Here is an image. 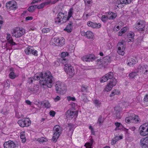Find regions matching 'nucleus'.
<instances>
[{
    "label": "nucleus",
    "instance_id": "f257e3e1",
    "mask_svg": "<svg viewBox=\"0 0 148 148\" xmlns=\"http://www.w3.org/2000/svg\"><path fill=\"white\" fill-rule=\"evenodd\" d=\"M34 79L36 80L40 79L39 83L41 86L44 87V86H46L50 88L51 87L55 81L50 72L48 71L44 73H41L35 74Z\"/></svg>",
    "mask_w": 148,
    "mask_h": 148
},
{
    "label": "nucleus",
    "instance_id": "f03ea898",
    "mask_svg": "<svg viewBox=\"0 0 148 148\" xmlns=\"http://www.w3.org/2000/svg\"><path fill=\"white\" fill-rule=\"evenodd\" d=\"M74 9L73 8H70L68 11V16L66 13L59 12L55 18V22L57 24L63 23L69 20L73 14Z\"/></svg>",
    "mask_w": 148,
    "mask_h": 148
},
{
    "label": "nucleus",
    "instance_id": "7ed1b4c3",
    "mask_svg": "<svg viewBox=\"0 0 148 148\" xmlns=\"http://www.w3.org/2000/svg\"><path fill=\"white\" fill-rule=\"evenodd\" d=\"M55 87L57 93L60 94H63L65 91L66 89L64 84L59 81L56 82Z\"/></svg>",
    "mask_w": 148,
    "mask_h": 148
},
{
    "label": "nucleus",
    "instance_id": "20e7f679",
    "mask_svg": "<svg viewBox=\"0 0 148 148\" xmlns=\"http://www.w3.org/2000/svg\"><path fill=\"white\" fill-rule=\"evenodd\" d=\"M25 32V29L23 28H17L13 30V32L12 33V36L18 38L22 36Z\"/></svg>",
    "mask_w": 148,
    "mask_h": 148
},
{
    "label": "nucleus",
    "instance_id": "39448f33",
    "mask_svg": "<svg viewBox=\"0 0 148 148\" xmlns=\"http://www.w3.org/2000/svg\"><path fill=\"white\" fill-rule=\"evenodd\" d=\"M18 123L20 127H27L29 126L31 124V122L29 118H27L18 120Z\"/></svg>",
    "mask_w": 148,
    "mask_h": 148
},
{
    "label": "nucleus",
    "instance_id": "423d86ee",
    "mask_svg": "<svg viewBox=\"0 0 148 148\" xmlns=\"http://www.w3.org/2000/svg\"><path fill=\"white\" fill-rule=\"evenodd\" d=\"M6 35L7 42L5 45L6 48H9L10 47H12L13 45H16V43L13 41V40L10 34L7 33Z\"/></svg>",
    "mask_w": 148,
    "mask_h": 148
},
{
    "label": "nucleus",
    "instance_id": "0eeeda50",
    "mask_svg": "<svg viewBox=\"0 0 148 148\" xmlns=\"http://www.w3.org/2000/svg\"><path fill=\"white\" fill-rule=\"evenodd\" d=\"M64 70L65 72L70 76L73 77L75 74L74 69L70 64H66L65 65Z\"/></svg>",
    "mask_w": 148,
    "mask_h": 148
},
{
    "label": "nucleus",
    "instance_id": "6e6552de",
    "mask_svg": "<svg viewBox=\"0 0 148 148\" xmlns=\"http://www.w3.org/2000/svg\"><path fill=\"white\" fill-rule=\"evenodd\" d=\"M145 22L143 20H138L136 24L135 27L139 31H143L144 30Z\"/></svg>",
    "mask_w": 148,
    "mask_h": 148
},
{
    "label": "nucleus",
    "instance_id": "1a4fd4ad",
    "mask_svg": "<svg viewBox=\"0 0 148 148\" xmlns=\"http://www.w3.org/2000/svg\"><path fill=\"white\" fill-rule=\"evenodd\" d=\"M139 130L141 135L145 136L148 134V127L146 124L141 126Z\"/></svg>",
    "mask_w": 148,
    "mask_h": 148
},
{
    "label": "nucleus",
    "instance_id": "9d476101",
    "mask_svg": "<svg viewBox=\"0 0 148 148\" xmlns=\"http://www.w3.org/2000/svg\"><path fill=\"white\" fill-rule=\"evenodd\" d=\"M55 44L57 46H62L65 44V40L63 37L54 38Z\"/></svg>",
    "mask_w": 148,
    "mask_h": 148
},
{
    "label": "nucleus",
    "instance_id": "9b49d317",
    "mask_svg": "<svg viewBox=\"0 0 148 148\" xmlns=\"http://www.w3.org/2000/svg\"><path fill=\"white\" fill-rule=\"evenodd\" d=\"M118 47L117 52L119 54L123 55L124 54V50L125 49V46L122 42L118 43L117 45Z\"/></svg>",
    "mask_w": 148,
    "mask_h": 148
},
{
    "label": "nucleus",
    "instance_id": "f8f14e48",
    "mask_svg": "<svg viewBox=\"0 0 148 148\" xmlns=\"http://www.w3.org/2000/svg\"><path fill=\"white\" fill-rule=\"evenodd\" d=\"M111 61V58L109 56H107L104 57L101 59V64H99L101 65L102 66L105 68L110 62Z\"/></svg>",
    "mask_w": 148,
    "mask_h": 148
},
{
    "label": "nucleus",
    "instance_id": "ddd939ff",
    "mask_svg": "<svg viewBox=\"0 0 148 148\" xmlns=\"http://www.w3.org/2000/svg\"><path fill=\"white\" fill-rule=\"evenodd\" d=\"M113 73L112 72H110L105 75L100 79V82L101 83H103L106 82L109 79H111L112 77Z\"/></svg>",
    "mask_w": 148,
    "mask_h": 148
},
{
    "label": "nucleus",
    "instance_id": "4468645a",
    "mask_svg": "<svg viewBox=\"0 0 148 148\" xmlns=\"http://www.w3.org/2000/svg\"><path fill=\"white\" fill-rule=\"evenodd\" d=\"M78 114L77 111H71V110H69L66 112V114L67 118L69 119H71L73 117L75 116L76 117Z\"/></svg>",
    "mask_w": 148,
    "mask_h": 148
},
{
    "label": "nucleus",
    "instance_id": "2eb2a0df",
    "mask_svg": "<svg viewBox=\"0 0 148 148\" xmlns=\"http://www.w3.org/2000/svg\"><path fill=\"white\" fill-rule=\"evenodd\" d=\"M148 70V66L146 64L143 65H140L137 69V72L140 73H145L147 72Z\"/></svg>",
    "mask_w": 148,
    "mask_h": 148
},
{
    "label": "nucleus",
    "instance_id": "dca6fc26",
    "mask_svg": "<svg viewBox=\"0 0 148 148\" xmlns=\"http://www.w3.org/2000/svg\"><path fill=\"white\" fill-rule=\"evenodd\" d=\"M82 60L83 61L90 62L94 60L95 55L94 54H89L83 56L81 58Z\"/></svg>",
    "mask_w": 148,
    "mask_h": 148
},
{
    "label": "nucleus",
    "instance_id": "f3484780",
    "mask_svg": "<svg viewBox=\"0 0 148 148\" xmlns=\"http://www.w3.org/2000/svg\"><path fill=\"white\" fill-rule=\"evenodd\" d=\"M6 6L10 10H14L17 8L16 2L14 1H10L6 3Z\"/></svg>",
    "mask_w": 148,
    "mask_h": 148
},
{
    "label": "nucleus",
    "instance_id": "a211bd4d",
    "mask_svg": "<svg viewBox=\"0 0 148 148\" xmlns=\"http://www.w3.org/2000/svg\"><path fill=\"white\" fill-rule=\"evenodd\" d=\"M39 89V86L36 85L32 87H28L27 88L28 92L31 94H35L38 91Z\"/></svg>",
    "mask_w": 148,
    "mask_h": 148
},
{
    "label": "nucleus",
    "instance_id": "6ab92c4d",
    "mask_svg": "<svg viewBox=\"0 0 148 148\" xmlns=\"http://www.w3.org/2000/svg\"><path fill=\"white\" fill-rule=\"evenodd\" d=\"M4 148H14L16 145L12 141L9 140L5 142L3 144Z\"/></svg>",
    "mask_w": 148,
    "mask_h": 148
},
{
    "label": "nucleus",
    "instance_id": "aec40b11",
    "mask_svg": "<svg viewBox=\"0 0 148 148\" xmlns=\"http://www.w3.org/2000/svg\"><path fill=\"white\" fill-rule=\"evenodd\" d=\"M87 25L89 27H91L94 28H100L101 25L99 23H93L90 21H89L87 23Z\"/></svg>",
    "mask_w": 148,
    "mask_h": 148
},
{
    "label": "nucleus",
    "instance_id": "412c9836",
    "mask_svg": "<svg viewBox=\"0 0 148 148\" xmlns=\"http://www.w3.org/2000/svg\"><path fill=\"white\" fill-rule=\"evenodd\" d=\"M106 14L107 15L108 19L109 20H114L117 16L116 13L112 12H106Z\"/></svg>",
    "mask_w": 148,
    "mask_h": 148
},
{
    "label": "nucleus",
    "instance_id": "4be33fe9",
    "mask_svg": "<svg viewBox=\"0 0 148 148\" xmlns=\"http://www.w3.org/2000/svg\"><path fill=\"white\" fill-rule=\"evenodd\" d=\"M73 23L72 21H70L68 25L66 26V28L64 29V30L66 31L68 33L71 32L73 28Z\"/></svg>",
    "mask_w": 148,
    "mask_h": 148
},
{
    "label": "nucleus",
    "instance_id": "5701e85b",
    "mask_svg": "<svg viewBox=\"0 0 148 148\" xmlns=\"http://www.w3.org/2000/svg\"><path fill=\"white\" fill-rule=\"evenodd\" d=\"M113 75H113L112 78L109 79V83L108 84L110 86H112L113 87L116 85L117 83L116 79L114 77Z\"/></svg>",
    "mask_w": 148,
    "mask_h": 148
},
{
    "label": "nucleus",
    "instance_id": "b1692460",
    "mask_svg": "<svg viewBox=\"0 0 148 148\" xmlns=\"http://www.w3.org/2000/svg\"><path fill=\"white\" fill-rule=\"evenodd\" d=\"M138 62V60L136 58H131L129 60V62L127 63V65L130 66H132L134 64H135Z\"/></svg>",
    "mask_w": 148,
    "mask_h": 148
},
{
    "label": "nucleus",
    "instance_id": "393cba45",
    "mask_svg": "<svg viewBox=\"0 0 148 148\" xmlns=\"http://www.w3.org/2000/svg\"><path fill=\"white\" fill-rule=\"evenodd\" d=\"M53 130L54 132H56V134H60V126L58 125H55L53 128Z\"/></svg>",
    "mask_w": 148,
    "mask_h": 148
},
{
    "label": "nucleus",
    "instance_id": "a878e982",
    "mask_svg": "<svg viewBox=\"0 0 148 148\" xmlns=\"http://www.w3.org/2000/svg\"><path fill=\"white\" fill-rule=\"evenodd\" d=\"M50 3V1H45L39 5H37V8L38 9L42 8L45 5H48Z\"/></svg>",
    "mask_w": 148,
    "mask_h": 148
},
{
    "label": "nucleus",
    "instance_id": "bb28decb",
    "mask_svg": "<svg viewBox=\"0 0 148 148\" xmlns=\"http://www.w3.org/2000/svg\"><path fill=\"white\" fill-rule=\"evenodd\" d=\"M132 0H120L119 1H117V3H118L119 4V3L121 4H127L130 3Z\"/></svg>",
    "mask_w": 148,
    "mask_h": 148
},
{
    "label": "nucleus",
    "instance_id": "cd10ccee",
    "mask_svg": "<svg viewBox=\"0 0 148 148\" xmlns=\"http://www.w3.org/2000/svg\"><path fill=\"white\" fill-rule=\"evenodd\" d=\"M86 36L87 38L90 39H93L94 37L93 33L90 31L86 32Z\"/></svg>",
    "mask_w": 148,
    "mask_h": 148
},
{
    "label": "nucleus",
    "instance_id": "c85d7f7f",
    "mask_svg": "<svg viewBox=\"0 0 148 148\" xmlns=\"http://www.w3.org/2000/svg\"><path fill=\"white\" fill-rule=\"evenodd\" d=\"M25 132H21L20 133V137L23 143H25L26 141V137L25 135Z\"/></svg>",
    "mask_w": 148,
    "mask_h": 148
},
{
    "label": "nucleus",
    "instance_id": "c756f323",
    "mask_svg": "<svg viewBox=\"0 0 148 148\" xmlns=\"http://www.w3.org/2000/svg\"><path fill=\"white\" fill-rule=\"evenodd\" d=\"M93 103L95 106L97 107H99L101 104V103L98 99H94L92 100Z\"/></svg>",
    "mask_w": 148,
    "mask_h": 148
},
{
    "label": "nucleus",
    "instance_id": "7c9ffc66",
    "mask_svg": "<svg viewBox=\"0 0 148 148\" xmlns=\"http://www.w3.org/2000/svg\"><path fill=\"white\" fill-rule=\"evenodd\" d=\"M127 28L126 27H124L122 28L118 33V35L119 36H121L122 35L125 33L127 30Z\"/></svg>",
    "mask_w": 148,
    "mask_h": 148
},
{
    "label": "nucleus",
    "instance_id": "2f4dec72",
    "mask_svg": "<svg viewBox=\"0 0 148 148\" xmlns=\"http://www.w3.org/2000/svg\"><path fill=\"white\" fill-rule=\"evenodd\" d=\"M140 145L142 148H148V144H146L144 143V140L141 139L140 141Z\"/></svg>",
    "mask_w": 148,
    "mask_h": 148
},
{
    "label": "nucleus",
    "instance_id": "473e14b6",
    "mask_svg": "<svg viewBox=\"0 0 148 148\" xmlns=\"http://www.w3.org/2000/svg\"><path fill=\"white\" fill-rule=\"evenodd\" d=\"M68 127H69V130L71 133L72 134L75 128L74 125L71 123H69L68 124Z\"/></svg>",
    "mask_w": 148,
    "mask_h": 148
},
{
    "label": "nucleus",
    "instance_id": "72a5a7b5",
    "mask_svg": "<svg viewBox=\"0 0 148 148\" xmlns=\"http://www.w3.org/2000/svg\"><path fill=\"white\" fill-rule=\"evenodd\" d=\"M93 143V140H90V142L86 143L85 145L86 147V148H92V145Z\"/></svg>",
    "mask_w": 148,
    "mask_h": 148
},
{
    "label": "nucleus",
    "instance_id": "f704fd0d",
    "mask_svg": "<svg viewBox=\"0 0 148 148\" xmlns=\"http://www.w3.org/2000/svg\"><path fill=\"white\" fill-rule=\"evenodd\" d=\"M60 136V134H58H58H56V132H54L53 133V136L52 138V140L55 143Z\"/></svg>",
    "mask_w": 148,
    "mask_h": 148
},
{
    "label": "nucleus",
    "instance_id": "c9c22d12",
    "mask_svg": "<svg viewBox=\"0 0 148 148\" xmlns=\"http://www.w3.org/2000/svg\"><path fill=\"white\" fill-rule=\"evenodd\" d=\"M127 36L128 38H131L129 39V40L131 41H133L134 40V34L133 32H130L128 34Z\"/></svg>",
    "mask_w": 148,
    "mask_h": 148
},
{
    "label": "nucleus",
    "instance_id": "e433bc0d",
    "mask_svg": "<svg viewBox=\"0 0 148 148\" xmlns=\"http://www.w3.org/2000/svg\"><path fill=\"white\" fill-rule=\"evenodd\" d=\"M120 93V91L118 90L114 89L111 92L110 95V97H112L116 95H118Z\"/></svg>",
    "mask_w": 148,
    "mask_h": 148
},
{
    "label": "nucleus",
    "instance_id": "4c0bfd02",
    "mask_svg": "<svg viewBox=\"0 0 148 148\" xmlns=\"http://www.w3.org/2000/svg\"><path fill=\"white\" fill-rule=\"evenodd\" d=\"M32 49L28 47L26 48L24 50L25 52L27 55L32 54Z\"/></svg>",
    "mask_w": 148,
    "mask_h": 148
},
{
    "label": "nucleus",
    "instance_id": "58836bf2",
    "mask_svg": "<svg viewBox=\"0 0 148 148\" xmlns=\"http://www.w3.org/2000/svg\"><path fill=\"white\" fill-rule=\"evenodd\" d=\"M101 19L103 23H105L109 19L107 16V15H102L101 17Z\"/></svg>",
    "mask_w": 148,
    "mask_h": 148
},
{
    "label": "nucleus",
    "instance_id": "ea45409f",
    "mask_svg": "<svg viewBox=\"0 0 148 148\" xmlns=\"http://www.w3.org/2000/svg\"><path fill=\"white\" fill-rule=\"evenodd\" d=\"M104 121V119L101 115L98 118L97 123H99V125H101L103 123Z\"/></svg>",
    "mask_w": 148,
    "mask_h": 148
},
{
    "label": "nucleus",
    "instance_id": "a19ab883",
    "mask_svg": "<svg viewBox=\"0 0 148 148\" xmlns=\"http://www.w3.org/2000/svg\"><path fill=\"white\" fill-rule=\"evenodd\" d=\"M112 86H110V85L108 84L104 88V91L106 92L109 91L112 89Z\"/></svg>",
    "mask_w": 148,
    "mask_h": 148
},
{
    "label": "nucleus",
    "instance_id": "79ce46f5",
    "mask_svg": "<svg viewBox=\"0 0 148 148\" xmlns=\"http://www.w3.org/2000/svg\"><path fill=\"white\" fill-rule=\"evenodd\" d=\"M114 115L115 116L116 119H120L121 118L120 112L119 110H116Z\"/></svg>",
    "mask_w": 148,
    "mask_h": 148
},
{
    "label": "nucleus",
    "instance_id": "37998d69",
    "mask_svg": "<svg viewBox=\"0 0 148 148\" xmlns=\"http://www.w3.org/2000/svg\"><path fill=\"white\" fill-rule=\"evenodd\" d=\"M137 71L132 72L129 74V77L130 78H133L137 74Z\"/></svg>",
    "mask_w": 148,
    "mask_h": 148
},
{
    "label": "nucleus",
    "instance_id": "c03bdc74",
    "mask_svg": "<svg viewBox=\"0 0 148 148\" xmlns=\"http://www.w3.org/2000/svg\"><path fill=\"white\" fill-rule=\"evenodd\" d=\"M11 79H13L15 78L16 77V74L13 72H11L9 75Z\"/></svg>",
    "mask_w": 148,
    "mask_h": 148
},
{
    "label": "nucleus",
    "instance_id": "a18cd8bd",
    "mask_svg": "<svg viewBox=\"0 0 148 148\" xmlns=\"http://www.w3.org/2000/svg\"><path fill=\"white\" fill-rule=\"evenodd\" d=\"M51 29L48 28H45L42 29V32L43 33H47L50 32Z\"/></svg>",
    "mask_w": 148,
    "mask_h": 148
},
{
    "label": "nucleus",
    "instance_id": "49530a36",
    "mask_svg": "<svg viewBox=\"0 0 148 148\" xmlns=\"http://www.w3.org/2000/svg\"><path fill=\"white\" fill-rule=\"evenodd\" d=\"M44 105L45 108H49L50 107V105L49 102L48 101H45L44 102Z\"/></svg>",
    "mask_w": 148,
    "mask_h": 148
},
{
    "label": "nucleus",
    "instance_id": "de8ad7c7",
    "mask_svg": "<svg viewBox=\"0 0 148 148\" xmlns=\"http://www.w3.org/2000/svg\"><path fill=\"white\" fill-rule=\"evenodd\" d=\"M88 87L83 86L81 87V91L84 93L87 92H88Z\"/></svg>",
    "mask_w": 148,
    "mask_h": 148
},
{
    "label": "nucleus",
    "instance_id": "09e8293b",
    "mask_svg": "<svg viewBox=\"0 0 148 148\" xmlns=\"http://www.w3.org/2000/svg\"><path fill=\"white\" fill-rule=\"evenodd\" d=\"M69 55L68 53L67 52H63L61 54V56L62 58H64L68 56Z\"/></svg>",
    "mask_w": 148,
    "mask_h": 148
},
{
    "label": "nucleus",
    "instance_id": "8fccbe9b",
    "mask_svg": "<svg viewBox=\"0 0 148 148\" xmlns=\"http://www.w3.org/2000/svg\"><path fill=\"white\" fill-rule=\"evenodd\" d=\"M133 121H134L136 123L139 122L140 120L138 116L135 115V116L134 117Z\"/></svg>",
    "mask_w": 148,
    "mask_h": 148
},
{
    "label": "nucleus",
    "instance_id": "3c124183",
    "mask_svg": "<svg viewBox=\"0 0 148 148\" xmlns=\"http://www.w3.org/2000/svg\"><path fill=\"white\" fill-rule=\"evenodd\" d=\"M37 141H38L39 142H45L47 141V140L44 138L43 137H42L41 138H38L37 139Z\"/></svg>",
    "mask_w": 148,
    "mask_h": 148
},
{
    "label": "nucleus",
    "instance_id": "603ef678",
    "mask_svg": "<svg viewBox=\"0 0 148 148\" xmlns=\"http://www.w3.org/2000/svg\"><path fill=\"white\" fill-rule=\"evenodd\" d=\"M37 53L38 51H37L34 49H32V54L36 56H38Z\"/></svg>",
    "mask_w": 148,
    "mask_h": 148
},
{
    "label": "nucleus",
    "instance_id": "864d4df0",
    "mask_svg": "<svg viewBox=\"0 0 148 148\" xmlns=\"http://www.w3.org/2000/svg\"><path fill=\"white\" fill-rule=\"evenodd\" d=\"M134 116H135V114H130V116L128 117L129 118V119L131 121H133Z\"/></svg>",
    "mask_w": 148,
    "mask_h": 148
},
{
    "label": "nucleus",
    "instance_id": "5fc2aeb1",
    "mask_svg": "<svg viewBox=\"0 0 148 148\" xmlns=\"http://www.w3.org/2000/svg\"><path fill=\"white\" fill-rule=\"evenodd\" d=\"M67 99L69 101H70L71 100L73 101H75V98L74 97H73L70 96L68 97H67Z\"/></svg>",
    "mask_w": 148,
    "mask_h": 148
},
{
    "label": "nucleus",
    "instance_id": "6e6d98bb",
    "mask_svg": "<svg viewBox=\"0 0 148 148\" xmlns=\"http://www.w3.org/2000/svg\"><path fill=\"white\" fill-rule=\"evenodd\" d=\"M141 139L144 140V143H145L148 144V136L144 138H142Z\"/></svg>",
    "mask_w": 148,
    "mask_h": 148
},
{
    "label": "nucleus",
    "instance_id": "4d7b16f0",
    "mask_svg": "<svg viewBox=\"0 0 148 148\" xmlns=\"http://www.w3.org/2000/svg\"><path fill=\"white\" fill-rule=\"evenodd\" d=\"M4 86L6 87H9L10 86V84L9 83V81L8 80H7L6 81V82H4Z\"/></svg>",
    "mask_w": 148,
    "mask_h": 148
},
{
    "label": "nucleus",
    "instance_id": "13d9d810",
    "mask_svg": "<svg viewBox=\"0 0 148 148\" xmlns=\"http://www.w3.org/2000/svg\"><path fill=\"white\" fill-rule=\"evenodd\" d=\"M60 65V63L58 61H56L54 63V66L55 67H57L58 66H59Z\"/></svg>",
    "mask_w": 148,
    "mask_h": 148
},
{
    "label": "nucleus",
    "instance_id": "bf43d9fd",
    "mask_svg": "<svg viewBox=\"0 0 148 148\" xmlns=\"http://www.w3.org/2000/svg\"><path fill=\"white\" fill-rule=\"evenodd\" d=\"M120 29V27L119 26H117L116 27H115L114 28L113 30L115 32H116L119 30Z\"/></svg>",
    "mask_w": 148,
    "mask_h": 148
},
{
    "label": "nucleus",
    "instance_id": "052dcab7",
    "mask_svg": "<svg viewBox=\"0 0 148 148\" xmlns=\"http://www.w3.org/2000/svg\"><path fill=\"white\" fill-rule=\"evenodd\" d=\"M56 113L54 111H51L49 112V114L52 116H54L55 115Z\"/></svg>",
    "mask_w": 148,
    "mask_h": 148
},
{
    "label": "nucleus",
    "instance_id": "680f3d73",
    "mask_svg": "<svg viewBox=\"0 0 148 148\" xmlns=\"http://www.w3.org/2000/svg\"><path fill=\"white\" fill-rule=\"evenodd\" d=\"M33 18L31 16H28L25 18V20L26 21L31 20L33 19Z\"/></svg>",
    "mask_w": 148,
    "mask_h": 148
},
{
    "label": "nucleus",
    "instance_id": "e2e57ef3",
    "mask_svg": "<svg viewBox=\"0 0 148 148\" xmlns=\"http://www.w3.org/2000/svg\"><path fill=\"white\" fill-rule=\"evenodd\" d=\"M85 3L86 4L87 3L90 4V3L92 0H84Z\"/></svg>",
    "mask_w": 148,
    "mask_h": 148
},
{
    "label": "nucleus",
    "instance_id": "0e129e2a",
    "mask_svg": "<svg viewBox=\"0 0 148 148\" xmlns=\"http://www.w3.org/2000/svg\"><path fill=\"white\" fill-rule=\"evenodd\" d=\"M28 10L29 12H33L34 10L32 6H31L28 8Z\"/></svg>",
    "mask_w": 148,
    "mask_h": 148
},
{
    "label": "nucleus",
    "instance_id": "69168bd1",
    "mask_svg": "<svg viewBox=\"0 0 148 148\" xmlns=\"http://www.w3.org/2000/svg\"><path fill=\"white\" fill-rule=\"evenodd\" d=\"M28 82L29 84H31L33 82V79L32 78H29L28 80Z\"/></svg>",
    "mask_w": 148,
    "mask_h": 148
},
{
    "label": "nucleus",
    "instance_id": "338daca9",
    "mask_svg": "<svg viewBox=\"0 0 148 148\" xmlns=\"http://www.w3.org/2000/svg\"><path fill=\"white\" fill-rule=\"evenodd\" d=\"M116 142V141L114 138L112 139L111 142V144L112 145H113L115 144Z\"/></svg>",
    "mask_w": 148,
    "mask_h": 148
},
{
    "label": "nucleus",
    "instance_id": "774afa93",
    "mask_svg": "<svg viewBox=\"0 0 148 148\" xmlns=\"http://www.w3.org/2000/svg\"><path fill=\"white\" fill-rule=\"evenodd\" d=\"M144 101H148V95H146L145 96Z\"/></svg>",
    "mask_w": 148,
    "mask_h": 148
}]
</instances>
